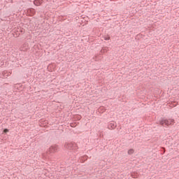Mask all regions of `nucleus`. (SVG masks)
<instances>
[{
    "label": "nucleus",
    "instance_id": "1",
    "mask_svg": "<svg viewBox=\"0 0 179 179\" xmlns=\"http://www.w3.org/2000/svg\"><path fill=\"white\" fill-rule=\"evenodd\" d=\"M159 124L162 127H164V125H166V127H169V125H173V124H174V120H173V119H169V120L162 119V120H159Z\"/></svg>",
    "mask_w": 179,
    "mask_h": 179
},
{
    "label": "nucleus",
    "instance_id": "3",
    "mask_svg": "<svg viewBox=\"0 0 179 179\" xmlns=\"http://www.w3.org/2000/svg\"><path fill=\"white\" fill-rule=\"evenodd\" d=\"M108 128L110 130L115 129V128H117V122L114 121L109 122L108 124Z\"/></svg>",
    "mask_w": 179,
    "mask_h": 179
},
{
    "label": "nucleus",
    "instance_id": "5",
    "mask_svg": "<svg viewBox=\"0 0 179 179\" xmlns=\"http://www.w3.org/2000/svg\"><path fill=\"white\" fill-rule=\"evenodd\" d=\"M57 150H58V145H52L49 148L50 153H55V152H57Z\"/></svg>",
    "mask_w": 179,
    "mask_h": 179
},
{
    "label": "nucleus",
    "instance_id": "6",
    "mask_svg": "<svg viewBox=\"0 0 179 179\" xmlns=\"http://www.w3.org/2000/svg\"><path fill=\"white\" fill-rule=\"evenodd\" d=\"M89 157H87V155H85V156H83V157H81L80 158V162H82V163H85V162H86V160H87V158H88Z\"/></svg>",
    "mask_w": 179,
    "mask_h": 179
},
{
    "label": "nucleus",
    "instance_id": "11",
    "mask_svg": "<svg viewBox=\"0 0 179 179\" xmlns=\"http://www.w3.org/2000/svg\"><path fill=\"white\" fill-rule=\"evenodd\" d=\"M104 40H106V41H108V40H110V36L105 37Z\"/></svg>",
    "mask_w": 179,
    "mask_h": 179
},
{
    "label": "nucleus",
    "instance_id": "4",
    "mask_svg": "<svg viewBox=\"0 0 179 179\" xmlns=\"http://www.w3.org/2000/svg\"><path fill=\"white\" fill-rule=\"evenodd\" d=\"M27 13V16H34L36 15V10H34V8H28Z\"/></svg>",
    "mask_w": 179,
    "mask_h": 179
},
{
    "label": "nucleus",
    "instance_id": "7",
    "mask_svg": "<svg viewBox=\"0 0 179 179\" xmlns=\"http://www.w3.org/2000/svg\"><path fill=\"white\" fill-rule=\"evenodd\" d=\"M34 4H35L36 6H40V5H41V0H34Z\"/></svg>",
    "mask_w": 179,
    "mask_h": 179
},
{
    "label": "nucleus",
    "instance_id": "8",
    "mask_svg": "<svg viewBox=\"0 0 179 179\" xmlns=\"http://www.w3.org/2000/svg\"><path fill=\"white\" fill-rule=\"evenodd\" d=\"M134 152V149H130L128 150V155H133Z\"/></svg>",
    "mask_w": 179,
    "mask_h": 179
},
{
    "label": "nucleus",
    "instance_id": "10",
    "mask_svg": "<svg viewBox=\"0 0 179 179\" xmlns=\"http://www.w3.org/2000/svg\"><path fill=\"white\" fill-rule=\"evenodd\" d=\"M71 127H72L73 128H75V127H76V124H75V123H71Z\"/></svg>",
    "mask_w": 179,
    "mask_h": 179
},
{
    "label": "nucleus",
    "instance_id": "2",
    "mask_svg": "<svg viewBox=\"0 0 179 179\" xmlns=\"http://www.w3.org/2000/svg\"><path fill=\"white\" fill-rule=\"evenodd\" d=\"M64 148L69 150H76V144L73 143H66Z\"/></svg>",
    "mask_w": 179,
    "mask_h": 179
},
{
    "label": "nucleus",
    "instance_id": "12",
    "mask_svg": "<svg viewBox=\"0 0 179 179\" xmlns=\"http://www.w3.org/2000/svg\"><path fill=\"white\" fill-rule=\"evenodd\" d=\"M20 31H21V33L24 34V29H22Z\"/></svg>",
    "mask_w": 179,
    "mask_h": 179
},
{
    "label": "nucleus",
    "instance_id": "9",
    "mask_svg": "<svg viewBox=\"0 0 179 179\" xmlns=\"http://www.w3.org/2000/svg\"><path fill=\"white\" fill-rule=\"evenodd\" d=\"M3 132H4V134H8V132H9V129H3Z\"/></svg>",
    "mask_w": 179,
    "mask_h": 179
}]
</instances>
